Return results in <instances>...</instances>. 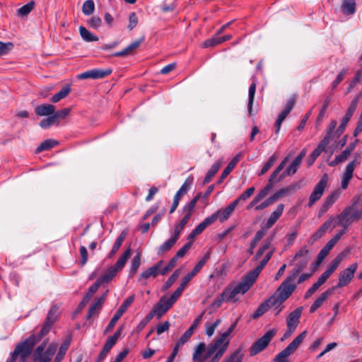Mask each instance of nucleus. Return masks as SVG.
<instances>
[{
  "label": "nucleus",
  "instance_id": "52",
  "mask_svg": "<svg viewBox=\"0 0 362 362\" xmlns=\"http://www.w3.org/2000/svg\"><path fill=\"white\" fill-rule=\"evenodd\" d=\"M100 286V282L96 281V282L89 288L88 293L83 298V303H86L88 302L92 298L93 295L98 291Z\"/></svg>",
  "mask_w": 362,
  "mask_h": 362
},
{
  "label": "nucleus",
  "instance_id": "50",
  "mask_svg": "<svg viewBox=\"0 0 362 362\" xmlns=\"http://www.w3.org/2000/svg\"><path fill=\"white\" fill-rule=\"evenodd\" d=\"M58 142L55 140L52 139H47L44 141L37 148V152H41L43 151H46L49 149L50 148L56 146Z\"/></svg>",
  "mask_w": 362,
  "mask_h": 362
},
{
  "label": "nucleus",
  "instance_id": "49",
  "mask_svg": "<svg viewBox=\"0 0 362 362\" xmlns=\"http://www.w3.org/2000/svg\"><path fill=\"white\" fill-rule=\"evenodd\" d=\"M95 9V4L93 0H87L86 1L82 6V11L84 15L90 16L91 15Z\"/></svg>",
  "mask_w": 362,
  "mask_h": 362
},
{
  "label": "nucleus",
  "instance_id": "48",
  "mask_svg": "<svg viewBox=\"0 0 362 362\" xmlns=\"http://www.w3.org/2000/svg\"><path fill=\"white\" fill-rule=\"evenodd\" d=\"M243 354L240 349L235 351L229 356L224 358L222 362H242Z\"/></svg>",
  "mask_w": 362,
  "mask_h": 362
},
{
  "label": "nucleus",
  "instance_id": "3",
  "mask_svg": "<svg viewBox=\"0 0 362 362\" xmlns=\"http://www.w3.org/2000/svg\"><path fill=\"white\" fill-rule=\"evenodd\" d=\"M254 281L246 274L236 284H230L223 291V296L226 302L235 303L239 300L238 296L247 292L254 284Z\"/></svg>",
  "mask_w": 362,
  "mask_h": 362
},
{
  "label": "nucleus",
  "instance_id": "64",
  "mask_svg": "<svg viewBox=\"0 0 362 362\" xmlns=\"http://www.w3.org/2000/svg\"><path fill=\"white\" fill-rule=\"evenodd\" d=\"M57 308L56 307L51 308V309L49 310V311L47 314L45 322H47L51 325H53V323L55 322V320L57 319Z\"/></svg>",
  "mask_w": 362,
  "mask_h": 362
},
{
  "label": "nucleus",
  "instance_id": "57",
  "mask_svg": "<svg viewBox=\"0 0 362 362\" xmlns=\"http://www.w3.org/2000/svg\"><path fill=\"white\" fill-rule=\"evenodd\" d=\"M141 264V254L138 253L135 255L132 262V266L130 269V273L134 275L139 267Z\"/></svg>",
  "mask_w": 362,
  "mask_h": 362
},
{
  "label": "nucleus",
  "instance_id": "59",
  "mask_svg": "<svg viewBox=\"0 0 362 362\" xmlns=\"http://www.w3.org/2000/svg\"><path fill=\"white\" fill-rule=\"evenodd\" d=\"M255 190V188L254 187H251L248 189H247L240 197H238L235 201H237V205L240 201H245L249 197L252 196V194L254 193Z\"/></svg>",
  "mask_w": 362,
  "mask_h": 362
},
{
  "label": "nucleus",
  "instance_id": "22",
  "mask_svg": "<svg viewBox=\"0 0 362 362\" xmlns=\"http://www.w3.org/2000/svg\"><path fill=\"white\" fill-rule=\"evenodd\" d=\"M284 211V204H279L276 209L270 214L266 223V228H270L272 227L277 220L281 217Z\"/></svg>",
  "mask_w": 362,
  "mask_h": 362
},
{
  "label": "nucleus",
  "instance_id": "40",
  "mask_svg": "<svg viewBox=\"0 0 362 362\" xmlns=\"http://www.w3.org/2000/svg\"><path fill=\"white\" fill-rule=\"evenodd\" d=\"M214 223V216H208L194 229L199 235L201 234L206 227Z\"/></svg>",
  "mask_w": 362,
  "mask_h": 362
},
{
  "label": "nucleus",
  "instance_id": "1",
  "mask_svg": "<svg viewBox=\"0 0 362 362\" xmlns=\"http://www.w3.org/2000/svg\"><path fill=\"white\" fill-rule=\"evenodd\" d=\"M359 163L360 161L357 158L348 163L341 175V189H337L325 198L320 209L321 213L326 212L337 202L341 194V189L345 190L348 188L349 182L353 177L354 171Z\"/></svg>",
  "mask_w": 362,
  "mask_h": 362
},
{
  "label": "nucleus",
  "instance_id": "45",
  "mask_svg": "<svg viewBox=\"0 0 362 362\" xmlns=\"http://www.w3.org/2000/svg\"><path fill=\"white\" fill-rule=\"evenodd\" d=\"M69 345L70 339H67L60 346L57 355L55 358V362H59L64 358Z\"/></svg>",
  "mask_w": 362,
  "mask_h": 362
},
{
  "label": "nucleus",
  "instance_id": "54",
  "mask_svg": "<svg viewBox=\"0 0 362 362\" xmlns=\"http://www.w3.org/2000/svg\"><path fill=\"white\" fill-rule=\"evenodd\" d=\"M201 198V193L197 194L185 207L184 211L185 212H190V215H192L195 205L198 200Z\"/></svg>",
  "mask_w": 362,
  "mask_h": 362
},
{
  "label": "nucleus",
  "instance_id": "15",
  "mask_svg": "<svg viewBox=\"0 0 362 362\" xmlns=\"http://www.w3.org/2000/svg\"><path fill=\"white\" fill-rule=\"evenodd\" d=\"M300 188V186L299 184H298V183L292 184L286 187L280 189L279 190L276 191L274 194H273L272 196L276 202L279 199H281L284 197L290 196V195L294 194Z\"/></svg>",
  "mask_w": 362,
  "mask_h": 362
},
{
  "label": "nucleus",
  "instance_id": "63",
  "mask_svg": "<svg viewBox=\"0 0 362 362\" xmlns=\"http://www.w3.org/2000/svg\"><path fill=\"white\" fill-rule=\"evenodd\" d=\"M180 274V269H176L166 281L165 284V289L170 288L179 277Z\"/></svg>",
  "mask_w": 362,
  "mask_h": 362
},
{
  "label": "nucleus",
  "instance_id": "31",
  "mask_svg": "<svg viewBox=\"0 0 362 362\" xmlns=\"http://www.w3.org/2000/svg\"><path fill=\"white\" fill-rule=\"evenodd\" d=\"M193 182V177H189L186 179L183 185L179 189V190L176 192L173 199H177V200H180L181 197L187 194V192L189 190L191 185Z\"/></svg>",
  "mask_w": 362,
  "mask_h": 362
},
{
  "label": "nucleus",
  "instance_id": "28",
  "mask_svg": "<svg viewBox=\"0 0 362 362\" xmlns=\"http://www.w3.org/2000/svg\"><path fill=\"white\" fill-rule=\"evenodd\" d=\"M269 187H264L262 188L257 195L253 198V199L250 202V203L247 206L246 209L250 210L252 208L255 209V206H257L258 203L262 200L270 191H269Z\"/></svg>",
  "mask_w": 362,
  "mask_h": 362
},
{
  "label": "nucleus",
  "instance_id": "7",
  "mask_svg": "<svg viewBox=\"0 0 362 362\" xmlns=\"http://www.w3.org/2000/svg\"><path fill=\"white\" fill-rule=\"evenodd\" d=\"M306 336V332L298 335L284 349L279 353L274 358V362H290L289 356L293 354L303 342Z\"/></svg>",
  "mask_w": 362,
  "mask_h": 362
},
{
  "label": "nucleus",
  "instance_id": "9",
  "mask_svg": "<svg viewBox=\"0 0 362 362\" xmlns=\"http://www.w3.org/2000/svg\"><path fill=\"white\" fill-rule=\"evenodd\" d=\"M276 334V330L271 329L265 333L261 338L257 340L250 347V355L255 356L263 351L269 344L272 338Z\"/></svg>",
  "mask_w": 362,
  "mask_h": 362
},
{
  "label": "nucleus",
  "instance_id": "58",
  "mask_svg": "<svg viewBox=\"0 0 362 362\" xmlns=\"http://www.w3.org/2000/svg\"><path fill=\"white\" fill-rule=\"evenodd\" d=\"M122 328L119 327L112 336L108 337L105 343L113 347V346L117 343L118 339L119 338L122 334Z\"/></svg>",
  "mask_w": 362,
  "mask_h": 362
},
{
  "label": "nucleus",
  "instance_id": "21",
  "mask_svg": "<svg viewBox=\"0 0 362 362\" xmlns=\"http://www.w3.org/2000/svg\"><path fill=\"white\" fill-rule=\"evenodd\" d=\"M163 261L160 260L153 267L144 271L139 277V281H141L143 279H147L149 277H156L160 274V268L163 265Z\"/></svg>",
  "mask_w": 362,
  "mask_h": 362
},
{
  "label": "nucleus",
  "instance_id": "53",
  "mask_svg": "<svg viewBox=\"0 0 362 362\" xmlns=\"http://www.w3.org/2000/svg\"><path fill=\"white\" fill-rule=\"evenodd\" d=\"M218 33H216L211 38L205 40L203 43L202 47L204 48L214 47L218 45H220V40L218 39Z\"/></svg>",
  "mask_w": 362,
  "mask_h": 362
},
{
  "label": "nucleus",
  "instance_id": "55",
  "mask_svg": "<svg viewBox=\"0 0 362 362\" xmlns=\"http://www.w3.org/2000/svg\"><path fill=\"white\" fill-rule=\"evenodd\" d=\"M337 226H338L337 223V218H330L329 220L325 221L320 228L322 231L325 233L328 229L332 230Z\"/></svg>",
  "mask_w": 362,
  "mask_h": 362
},
{
  "label": "nucleus",
  "instance_id": "2",
  "mask_svg": "<svg viewBox=\"0 0 362 362\" xmlns=\"http://www.w3.org/2000/svg\"><path fill=\"white\" fill-rule=\"evenodd\" d=\"M296 285H291L284 281L276 291L267 300L269 308L276 310L275 315H278L284 308L283 303L291 296L295 291Z\"/></svg>",
  "mask_w": 362,
  "mask_h": 362
},
{
  "label": "nucleus",
  "instance_id": "35",
  "mask_svg": "<svg viewBox=\"0 0 362 362\" xmlns=\"http://www.w3.org/2000/svg\"><path fill=\"white\" fill-rule=\"evenodd\" d=\"M192 333L191 332V331H189V330H187L180 338L179 339L177 340V341L176 342V344L173 349V350H175V351H177L178 353V351H180V349H182V347L183 346V345L187 342L189 339L191 338V337L192 336Z\"/></svg>",
  "mask_w": 362,
  "mask_h": 362
},
{
  "label": "nucleus",
  "instance_id": "6",
  "mask_svg": "<svg viewBox=\"0 0 362 362\" xmlns=\"http://www.w3.org/2000/svg\"><path fill=\"white\" fill-rule=\"evenodd\" d=\"M36 344V337L30 336L26 340L18 344L12 354L11 362H15L17 357H19L21 362H25L26 358L31 354L33 348Z\"/></svg>",
  "mask_w": 362,
  "mask_h": 362
},
{
  "label": "nucleus",
  "instance_id": "44",
  "mask_svg": "<svg viewBox=\"0 0 362 362\" xmlns=\"http://www.w3.org/2000/svg\"><path fill=\"white\" fill-rule=\"evenodd\" d=\"M269 309H270L269 305L267 300H265L258 306L257 310L254 312L252 316V318L257 319L260 316L263 315Z\"/></svg>",
  "mask_w": 362,
  "mask_h": 362
},
{
  "label": "nucleus",
  "instance_id": "47",
  "mask_svg": "<svg viewBox=\"0 0 362 362\" xmlns=\"http://www.w3.org/2000/svg\"><path fill=\"white\" fill-rule=\"evenodd\" d=\"M266 235V230L264 229L259 230L255 235L250 243V252L252 253L254 248L256 247L260 240Z\"/></svg>",
  "mask_w": 362,
  "mask_h": 362
},
{
  "label": "nucleus",
  "instance_id": "18",
  "mask_svg": "<svg viewBox=\"0 0 362 362\" xmlns=\"http://www.w3.org/2000/svg\"><path fill=\"white\" fill-rule=\"evenodd\" d=\"M46 342L44 341L35 350L33 357L34 362H49L52 359L45 351Z\"/></svg>",
  "mask_w": 362,
  "mask_h": 362
},
{
  "label": "nucleus",
  "instance_id": "36",
  "mask_svg": "<svg viewBox=\"0 0 362 362\" xmlns=\"http://www.w3.org/2000/svg\"><path fill=\"white\" fill-rule=\"evenodd\" d=\"M126 235H127L126 232L122 231L120 233V235L117 237V238L116 239V240L112 246V248L109 254L110 258H112L117 253V252L121 247L124 240L125 239Z\"/></svg>",
  "mask_w": 362,
  "mask_h": 362
},
{
  "label": "nucleus",
  "instance_id": "12",
  "mask_svg": "<svg viewBox=\"0 0 362 362\" xmlns=\"http://www.w3.org/2000/svg\"><path fill=\"white\" fill-rule=\"evenodd\" d=\"M296 103V99L294 97L291 98L286 102L284 109L279 114L274 127L276 128V134H278L280 131L281 126L284 120L286 118L288 115L293 110Z\"/></svg>",
  "mask_w": 362,
  "mask_h": 362
},
{
  "label": "nucleus",
  "instance_id": "24",
  "mask_svg": "<svg viewBox=\"0 0 362 362\" xmlns=\"http://www.w3.org/2000/svg\"><path fill=\"white\" fill-rule=\"evenodd\" d=\"M55 107L51 104H42L35 109V112L38 116H50L54 115Z\"/></svg>",
  "mask_w": 362,
  "mask_h": 362
},
{
  "label": "nucleus",
  "instance_id": "61",
  "mask_svg": "<svg viewBox=\"0 0 362 362\" xmlns=\"http://www.w3.org/2000/svg\"><path fill=\"white\" fill-rule=\"evenodd\" d=\"M102 23V21L98 16H93L87 21L88 25L93 29H98Z\"/></svg>",
  "mask_w": 362,
  "mask_h": 362
},
{
  "label": "nucleus",
  "instance_id": "62",
  "mask_svg": "<svg viewBox=\"0 0 362 362\" xmlns=\"http://www.w3.org/2000/svg\"><path fill=\"white\" fill-rule=\"evenodd\" d=\"M144 40V37H142L134 42H132L128 47L125 48L126 52L128 54H130L133 52L134 49L138 48L141 42H143Z\"/></svg>",
  "mask_w": 362,
  "mask_h": 362
},
{
  "label": "nucleus",
  "instance_id": "43",
  "mask_svg": "<svg viewBox=\"0 0 362 362\" xmlns=\"http://www.w3.org/2000/svg\"><path fill=\"white\" fill-rule=\"evenodd\" d=\"M269 309H270L269 305L267 300H265L258 306L257 310L254 312L252 316V318L257 319L260 316L263 315Z\"/></svg>",
  "mask_w": 362,
  "mask_h": 362
},
{
  "label": "nucleus",
  "instance_id": "4",
  "mask_svg": "<svg viewBox=\"0 0 362 362\" xmlns=\"http://www.w3.org/2000/svg\"><path fill=\"white\" fill-rule=\"evenodd\" d=\"M223 344L217 338L208 346L204 342L199 343L194 349L192 361L194 362H205L221 347Z\"/></svg>",
  "mask_w": 362,
  "mask_h": 362
},
{
  "label": "nucleus",
  "instance_id": "38",
  "mask_svg": "<svg viewBox=\"0 0 362 362\" xmlns=\"http://www.w3.org/2000/svg\"><path fill=\"white\" fill-rule=\"evenodd\" d=\"M221 323V320L219 318L216 319L214 322H206L205 323L206 334L209 337H212L216 331V329L220 325Z\"/></svg>",
  "mask_w": 362,
  "mask_h": 362
},
{
  "label": "nucleus",
  "instance_id": "42",
  "mask_svg": "<svg viewBox=\"0 0 362 362\" xmlns=\"http://www.w3.org/2000/svg\"><path fill=\"white\" fill-rule=\"evenodd\" d=\"M345 254L344 252H341L331 262L330 265L326 270L327 272H329L331 275L332 273L337 269L341 262L343 260Z\"/></svg>",
  "mask_w": 362,
  "mask_h": 362
},
{
  "label": "nucleus",
  "instance_id": "46",
  "mask_svg": "<svg viewBox=\"0 0 362 362\" xmlns=\"http://www.w3.org/2000/svg\"><path fill=\"white\" fill-rule=\"evenodd\" d=\"M35 1H30L28 4L21 6L17 11L19 16H25L28 15L31 11L34 8Z\"/></svg>",
  "mask_w": 362,
  "mask_h": 362
},
{
  "label": "nucleus",
  "instance_id": "23",
  "mask_svg": "<svg viewBox=\"0 0 362 362\" xmlns=\"http://www.w3.org/2000/svg\"><path fill=\"white\" fill-rule=\"evenodd\" d=\"M356 105H357V101H356V100H354L352 102L351 106L349 107L347 112L346 113L345 116L344 117V118L341 121V123L337 129V132L341 134L344 131L345 127L346 126L347 123L350 120V118L352 116V115L356 107Z\"/></svg>",
  "mask_w": 362,
  "mask_h": 362
},
{
  "label": "nucleus",
  "instance_id": "56",
  "mask_svg": "<svg viewBox=\"0 0 362 362\" xmlns=\"http://www.w3.org/2000/svg\"><path fill=\"white\" fill-rule=\"evenodd\" d=\"M57 122V121L55 117L54 116V115H52L45 119H43L40 122V126L42 129H47Z\"/></svg>",
  "mask_w": 362,
  "mask_h": 362
},
{
  "label": "nucleus",
  "instance_id": "14",
  "mask_svg": "<svg viewBox=\"0 0 362 362\" xmlns=\"http://www.w3.org/2000/svg\"><path fill=\"white\" fill-rule=\"evenodd\" d=\"M236 206L237 201H233L227 207L218 210L211 216H214V222L218 220L220 222L223 223L230 218Z\"/></svg>",
  "mask_w": 362,
  "mask_h": 362
},
{
  "label": "nucleus",
  "instance_id": "32",
  "mask_svg": "<svg viewBox=\"0 0 362 362\" xmlns=\"http://www.w3.org/2000/svg\"><path fill=\"white\" fill-rule=\"evenodd\" d=\"M240 318H238L228 329L227 331L225 332L221 333L220 335L217 337L218 340H220V342L222 344H226L227 348L229 346L230 340L228 339V336L231 334V332L235 329V328L237 326L238 322Z\"/></svg>",
  "mask_w": 362,
  "mask_h": 362
},
{
  "label": "nucleus",
  "instance_id": "27",
  "mask_svg": "<svg viewBox=\"0 0 362 362\" xmlns=\"http://www.w3.org/2000/svg\"><path fill=\"white\" fill-rule=\"evenodd\" d=\"M269 187H264L262 188L257 195L253 198V199L250 202V203L247 206L246 209L250 210L252 208L255 209V206H257L258 203L262 200L270 191H269Z\"/></svg>",
  "mask_w": 362,
  "mask_h": 362
},
{
  "label": "nucleus",
  "instance_id": "25",
  "mask_svg": "<svg viewBox=\"0 0 362 362\" xmlns=\"http://www.w3.org/2000/svg\"><path fill=\"white\" fill-rule=\"evenodd\" d=\"M301 162L296 158L292 162V163L279 175L277 181H281L286 176L294 175L298 170Z\"/></svg>",
  "mask_w": 362,
  "mask_h": 362
},
{
  "label": "nucleus",
  "instance_id": "8",
  "mask_svg": "<svg viewBox=\"0 0 362 362\" xmlns=\"http://www.w3.org/2000/svg\"><path fill=\"white\" fill-rule=\"evenodd\" d=\"M328 175L325 174L315 186L312 193L309 197L308 207H311L316 202H317L323 195L324 192L327 186Z\"/></svg>",
  "mask_w": 362,
  "mask_h": 362
},
{
  "label": "nucleus",
  "instance_id": "19",
  "mask_svg": "<svg viewBox=\"0 0 362 362\" xmlns=\"http://www.w3.org/2000/svg\"><path fill=\"white\" fill-rule=\"evenodd\" d=\"M308 261L309 258L301 259L298 265L293 269L291 274L287 276L284 281H287L289 284L296 285L295 280L300 272L307 266Z\"/></svg>",
  "mask_w": 362,
  "mask_h": 362
},
{
  "label": "nucleus",
  "instance_id": "10",
  "mask_svg": "<svg viewBox=\"0 0 362 362\" xmlns=\"http://www.w3.org/2000/svg\"><path fill=\"white\" fill-rule=\"evenodd\" d=\"M358 263L355 262L350 264L347 268L342 270L339 274V279L338 283L337 284V287L342 288L350 284L354 277V274L358 269Z\"/></svg>",
  "mask_w": 362,
  "mask_h": 362
},
{
  "label": "nucleus",
  "instance_id": "41",
  "mask_svg": "<svg viewBox=\"0 0 362 362\" xmlns=\"http://www.w3.org/2000/svg\"><path fill=\"white\" fill-rule=\"evenodd\" d=\"M343 12L346 14H354L356 11V3L354 0H344L341 6Z\"/></svg>",
  "mask_w": 362,
  "mask_h": 362
},
{
  "label": "nucleus",
  "instance_id": "39",
  "mask_svg": "<svg viewBox=\"0 0 362 362\" xmlns=\"http://www.w3.org/2000/svg\"><path fill=\"white\" fill-rule=\"evenodd\" d=\"M190 212H186L184 217L182 218L179 224H177L175 228L174 235L179 238L180 234L181 231L185 228V225L187 223L188 221L191 218Z\"/></svg>",
  "mask_w": 362,
  "mask_h": 362
},
{
  "label": "nucleus",
  "instance_id": "37",
  "mask_svg": "<svg viewBox=\"0 0 362 362\" xmlns=\"http://www.w3.org/2000/svg\"><path fill=\"white\" fill-rule=\"evenodd\" d=\"M268 262H267V259H262L260 262V264L255 267L254 269L249 272L247 275L254 281L255 282L259 273L261 272L262 269L264 268V267L267 264Z\"/></svg>",
  "mask_w": 362,
  "mask_h": 362
},
{
  "label": "nucleus",
  "instance_id": "33",
  "mask_svg": "<svg viewBox=\"0 0 362 362\" xmlns=\"http://www.w3.org/2000/svg\"><path fill=\"white\" fill-rule=\"evenodd\" d=\"M222 165V160H218L216 162L214 163V165L211 166V168L207 172L204 180V184L209 183L212 177L217 173V172L219 170Z\"/></svg>",
  "mask_w": 362,
  "mask_h": 362
},
{
  "label": "nucleus",
  "instance_id": "34",
  "mask_svg": "<svg viewBox=\"0 0 362 362\" xmlns=\"http://www.w3.org/2000/svg\"><path fill=\"white\" fill-rule=\"evenodd\" d=\"M79 33L82 39L86 42H95L98 40V36L90 33L84 26L79 27Z\"/></svg>",
  "mask_w": 362,
  "mask_h": 362
},
{
  "label": "nucleus",
  "instance_id": "60",
  "mask_svg": "<svg viewBox=\"0 0 362 362\" xmlns=\"http://www.w3.org/2000/svg\"><path fill=\"white\" fill-rule=\"evenodd\" d=\"M13 48L12 42H3L0 41V56L8 54Z\"/></svg>",
  "mask_w": 362,
  "mask_h": 362
},
{
  "label": "nucleus",
  "instance_id": "16",
  "mask_svg": "<svg viewBox=\"0 0 362 362\" xmlns=\"http://www.w3.org/2000/svg\"><path fill=\"white\" fill-rule=\"evenodd\" d=\"M173 305L168 298L162 296L153 308L157 313V317L160 318Z\"/></svg>",
  "mask_w": 362,
  "mask_h": 362
},
{
  "label": "nucleus",
  "instance_id": "11",
  "mask_svg": "<svg viewBox=\"0 0 362 362\" xmlns=\"http://www.w3.org/2000/svg\"><path fill=\"white\" fill-rule=\"evenodd\" d=\"M134 300V296H131L127 298L123 303L120 305L116 313L114 315L112 318L111 319L109 325L107 326L104 331V334H106L108 332H110L116 325L117 322L122 317L124 313L126 311L127 308L133 303Z\"/></svg>",
  "mask_w": 362,
  "mask_h": 362
},
{
  "label": "nucleus",
  "instance_id": "29",
  "mask_svg": "<svg viewBox=\"0 0 362 362\" xmlns=\"http://www.w3.org/2000/svg\"><path fill=\"white\" fill-rule=\"evenodd\" d=\"M178 238L173 235L169 240L165 241L158 249V255H160L169 251L177 241Z\"/></svg>",
  "mask_w": 362,
  "mask_h": 362
},
{
  "label": "nucleus",
  "instance_id": "51",
  "mask_svg": "<svg viewBox=\"0 0 362 362\" xmlns=\"http://www.w3.org/2000/svg\"><path fill=\"white\" fill-rule=\"evenodd\" d=\"M227 345L225 344L216 351L208 362H218L227 350Z\"/></svg>",
  "mask_w": 362,
  "mask_h": 362
},
{
  "label": "nucleus",
  "instance_id": "17",
  "mask_svg": "<svg viewBox=\"0 0 362 362\" xmlns=\"http://www.w3.org/2000/svg\"><path fill=\"white\" fill-rule=\"evenodd\" d=\"M288 161V156H286L281 162V163L278 165V167L275 169V170L270 175L268 184L265 186V187H269V191H271V189L274 187V185L275 183L279 182V181H277V180L279 177V175L281 174L280 173L284 168V167L286 165Z\"/></svg>",
  "mask_w": 362,
  "mask_h": 362
},
{
  "label": "nucleus",
  "instance_id": "20",
  "mask_svg": "<svg viewBox=\"0 0 362 362\" xmlns=\"http://www.w3.org/2000/svg\"><path fill=\"white\" fill-rule=\"evenodd\" d=\"M303 308L299 307L291 312L286 319V326L296 329L300 322V317L302 313Z\"/></svg>",
  "mask_w": 362,
  "mask_h": 362
},
{
  "label": "nucleus",
  "instance_id": "5",
  "mask_svg": "<svg viewBox=\"0 0 362 362\" xmlns=\"http://www.w3.org/2000/svg\"><path fill=\"white\" fill-rule=\"evenodd\" d=\"M132 249L127 248L124 252L119 257L116 263L109 267L107 270L99 278L97 281L100 282V284L103 283H107L111 281L117 273L121 271L124 267L127 260L131 257Z\"/></svg>",
  "mask_w": 362,
  "mask_h": 362
},
{
  "label": "nucleus",
  "instance_id": "30",
  "mask_svg": "<svg viewBox=\"0 0 362 362\" xmlns=\"http://www.w3.org/2000/svg\"><path fill=\"white\" fill-rule=\"evenodd\" d=\"M332 290L329 289L325 292L322 293L312 304L310 311L313 313L319 307L322 305V304L327 299V298L332 294Z\"/></svg>",
  "mask_w": 362,
  "mask_h": 362
},
{
  "label": "nucleus",
  "instance_id": "26",
  "mask_svg": "<svg viewBox=\"0 0 362 362\" xmlns=\"http://www.w3.org/2000/svg\"><path fill=\"white\" fill-rule=\"evenodd\" d=\"M269 187H264L262 188L257 195L253 198V199L250 202V203L247 206L246 209L250 210L252 208L255 209V206H257L258 203L262 200L270 191H269Z\"/></svg>",
  "mask_w": 362,
  "mask_h": 362
},
{
  "label": "nucleus",
  "instance_id": "13",
  "mask_svg": "<svg viewBox=\"0 0 362 362\" xmlns=\"http://www.w3.org/2000/svg\"><path fill=\"white\" fill-rule=\"evenodd\" d=\"M112 73L111 69H94L86 71L78 75L79 79L93 78L98 79L103 78Z\"/></svg>",
  "mask_w": 362,
  "mask_h": 362
}]
</instances>
